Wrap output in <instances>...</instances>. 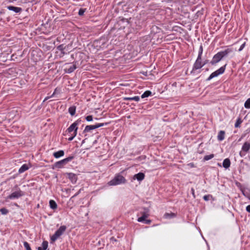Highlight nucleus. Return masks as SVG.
<instances>
[{"mask_svg": "<svg viewBox=\"0 0 250 250\" xmlns=\"http://www.w3.org/2000/svg\"><path fill=\"white\" fill-rule=\"evenodd\" d=\"M0 211L2 214L5 215L8 212V210L5 208H2L0 209Z\"/></svg>", "mask_w": 250, "mask_h": 250, "instance_id": "33", "label": "nucleus"}, {"mask_svg": "<svg viewBox=\"0 0 250 250\" xmlns=\"http://www.w3.org/2000/svg\"><path fill=\"white\" fill-rule=\"evenodd\" d=\"M226 66V64L224 66L221 67L219 69L212 73L210 75V76L208 78L207 80L210 81L213 78L216 77L219 75L222 74L225 70Z\"/></svg>", "mask_w": 250, "mask_h": 250, "instance_id": "8", "label": "nucleus"}, {"mask_svg": "<svg viewBox=\"0 0 250 250\" xmlns=\"http://www.w3.org/2000/svg\"><path fill=\"white\" fill-rule=\"evenodd\" d=\"M73 156H69L61 161L57 162L55 163L54 167L58 168H62L64 166L66 165L68 163L73 159Z\"/></svg>", "mask_w": 250, "mask_h": 250, "instance_id": "5", "label": "nucleus"}, {"mask_svg": "<svg viewBox=\"0 0 250 250\" xmlns=\"http://www.w3.org/2000/svg\"><path fill=\"white\" fill-rule=\"evenodd\" d=\"M81 121L77 120L74 122L67 129L66 132L70 134V135H73L76 136L77 134V130L78 129V125H79Z\"/></svg>", "mask_w": 250, "mask_h": 250, "instance_id": "4", "label": "nucleus"}, {"mask_svg": "<svg viewBox=\"0 0 250 250\" xmlns=\"http://www.w3.org/2000/svg\"><path fill=\"white\" fill-rule=\"evenodd\" d=\"M96 129L95 125H86L84 129V132H89L92 130Z\"/></svg>", "mask_w": 250, "mask_h": 250, "instance_id": "17", "label": "nucleus"}, {"mask_svg": "<svg viewBox=\"0 0 250 250\" xmlns=\"http://www.w3.org/2000/svg\"><path fill=\"white\" fill-rule=\"evenodd\" d=\"M230 165V162L229 159H225L223 162V167L225 168H228Z\"/></svg>", "mask_w": 250, "mask_h": 250, "instance_id": "18", "label": "nucleus"}, {"mask_svg": "<svg viewBox=\"0 0 250 250\" xmlns=\"http://www.w3.org/2000/svg\"><path fill=\"white\" fill-rule=\"evenodd\" d=\"M241 138H241L240 139H239V141H240L241 140Z\"/></svg>", "mask_w": 250, "mask_h": 250, "instance_id": "46", "label": "nucleus"}, {"mask_svg": "<svg viewBox=\"0 0 250 250\" xmlns=\"http://www.w3.org/2000/svg\"><path fill=\"white\" fill-rule=\"evenodd\" d=\"M23 246L26 250H31L29 244L27 242H24Z\"/></svg>", "mask_w": 250, "mask_h": 250, "instance_id": "31", "label": "nucleus"}, {"mask_svg": "<svg viewBox=\"0 0 250 250\" xmlns=\"http://www.w3.org/2000/svg\"><path fill=\"white\" fill-rule=\"evenodd\" d=\"M146 218L145 217V216H142L140 217H139L137 219V221L139 222H145V220Z\"/></svg>", "mask_w": 250, "mask_h": 250, "instance_id": "35", "label": "nucleus"}, {"mask_svg": "<svg viewBox=\"0 0 250 250\" xmlns=\"http://www.w3.org/2000/svg\"><path fill=\"white\" fill-rule=\"evenodd\" d=\"M24 194V193L23 191H21L20 189H18L17 190L12 192V193L7 197V199L10 200L18 199L20 197L23 196Z\"/></svg>", "mask_w": 250, "mask_h": 250, "instance_id": "7", "label": "nucleus"}, {"mask_svg": "<svg viewBox=\"0 0 250 250\" xmlns=\"http://www.w3.org/2000/svg\"><path fill=\"white\" fill-rule=\"evenodd\" d=\"M76 136H74L73 135H70V137L68 139V140L69 141H71L73 140V139L76 137Z\"/></svg>", "mask_w": 250, "mask_h": 250, "instance_id": "39", "label": "nucleus"}, {"mask_svg": "<svg viewBox=\"0 0 250 250\" xmlns=\"http://www.w3.org/2000/svg\"><path fill=\"white\" fill-rule=\"evenodd\" d=\"M203 62H206V64L207 62V61H205Z\"/></svg>", "mask_w": 250, "mask_h": 250, "instance_id": "47", "label": "nucleus"}, {"mask_svg": "<svg viewBox=\"0 0 250 250\" xmlns=\"http://www.w3.org/2000/svg\"><path fill=\"white\" fill-rule=\"evenodd\" d=\"M126 182V180L124 176L118 174L115 177L108 183L109 186H116Z\"/></svg>", "mask_w": 250, "mask_h": 250, "instance_id": "3", "label": "nucleus"}, {"mask_svg": "<svg viewBox=\"0 0 250 250\" xmlns=\"http://www.w3.org/2000/svg\"><path fill=\"white\" fill-rule=\"evenodd\" d=\"M241 123H242L241 120L240 118L238 119L235 124V125H234L235 127H239L240 125L241 124Z\"/></svg>", "mask_w": 250, "mask_h": 250, "instance_id": "32", "label": "nucleus"}, {"mask_svg": "<svg viewBox=\"0 0 250 250\" xmlns=\"http://www.w3.org/2000/svg\"><path fill=\"white\" fill-rule=\"evenodd\" d=\"M245 45H246V43L244 42L243 43L240 47L239 49H238V51L240 52L245 47Z\"/></svg>", "mask_w": 250, "mask_h": 250, "instance_id": "38", "label": "nucleus"}, {"mask_svg": "<svg viewBox=\"0 0 250 250\" xmlns=\"http://www.w3.org/2000/svg\"><path fill=\"white\" fill-rule=\"evenodd\" d=\"M68 47V46L64 45L63 44H61L57 47V49L61 51L62 54H64L66 53V51H68V50L67 49Z\"/></svg>", "mask_w": 250, "mask_h": 250, "instance_id": "13", "label": "nucleus"}, {"mask_svg": "<svg viewBox=\"0 0 250 250\" xmlns=\"http://www.w3.org/2000/svg\"><path fill=\"white\" fill-rule=\"evenodd\" d=\"M203 46H202V45H201V46H200V48H199V50L198 55L197 58H201V57H202V54H203Z\"/></svg>", "mask_w": 250, "mask_h": 250, "instance_id": "29", "label": "nucleus"}, {"mask_svg": "<svg viewBox=\"0 0 250 250\" xmlns=\"http://www.w3.org/2000/svg\"><path fill=\"white\" fill-rule=\"evenodd\" d=\"M66 227L65 226H61L55 232V233L51 236V243L56 241L62 234L65 231Z\"/></svg>", "mask_w": 250, "mask_h": 250, "instance_id": "2", "label": "nucleus"}, {"mask_svg": "<svg viewBox=\"0 0 250 250\" xmlns=\"http://www.w3.org/2000/svg\"><path fill=\"white\" fill-rule=\"evenodd\" d=\"M175 216V214L173 213H166L164 215V217L166 219H170Z\"/></svg>", "mask_w": 250, "mask_h": 250, "instance_id": "24", "label": "nucleus"}, {"mask_svg": "<svg viewBox=\"0 0 250 250\" xmlns=\"http://www.w3.org/2000/svg\"><path fill=\"white\" fill-rule=\"evenodd\" d=\"M85 11V9H80L79 11V15L80 16H82L83 15Z\"/></svg>", "mask_w": 250, "mask_h": 250, "instance_id": "37", "label": "nucleus"}, {"mask_svg": "<svg viewBox=\"0 0 250 250\" xmlns=\"http://www.w3.org/2000/svg\"><path fill=\"white\" fill-rule=\"evenodd\" d=\"M244 106L246 108H250V98L248 99L245 103Z\"/></svg>", "mask_w": 250, "mask_h": 250, "instance_id": "27", "label": "nucleus"}, {"mask_svg": "<svg viewBox=\"0 0 250 250\" xmlns=\"http://www.w3.org/2000/svg\"><path fill=\"white\" fill-rule=\"evenodd\" d=\"M64 155V152L62 150H59L57 152H55L53 153V156L57 159H58L61 157H62Z\"/></svg>", "mask_w": 250, "mask_h": 250, "instance_id": "14", "label": "nucleus"}, {"mask_svg": "<svg viewBox=\"0 0 250 250\" xmlns=\"http://www.w3.org/2000/svg\"><path fill=\"white\" fill-rule=\"evenodd\" d=\"M124 100L126 101H135L138 102L140 100V97L139 96H134L132 97H125Z\"/></svg>", "mask_w": 250, "mask_h": 250, "instance_id": "21", "label": "nucleus"}, {"mask_svg": "<svg viewBox=\"0 0 250 250\" xmlns=\"http://www.w3.org/2000/svg\"><path fill=\"white\" fill-rule=\"evenodd\" d=\"M191 192H192V194L193 196L195 197L194 189L193 188H191Z\"/></svg>", "mask_w": 250, "mask_h": 250, "instance_id": "43", "label": "nucleus"}, {"mask_svg": "<svg viewBox=\"0 0 250 250\" xmlns=\"http://www.w3.org/2000/svg\"><path fill=\"white\" fill-rule=\"evenodd\" d=\"M250 149V143L245 142L242 147L241 151L240 152V155L242 157L245 155L246 153L248 152Z\"/></svg>", "mask_w": 250, "mask_h": 250, "instance_id": "9", "label": "nucleus"}, {"mask_svg": "<svg viewBox=\"0 0 250 250\" xmlns=\"http://www.w3.org/2000/svg\"><path fill=\"white\" fill-rule=\"evenodd\" d=\"M49 206L50 208L53 209H55L57 208V205L56 203L54 200H51L49 201Z\"/></svg>", "mask_w": 250, "mask_h": 250, "instance_id": "22", "label": "nucleus"}, {"mask_svg": "<svg viewBox=\"0 0 250 250\" xmlns=\"http://www.w3.org/2000/svg\"><path fill=\"white\" fill-rule=\"evenodd\" d=\"M68 112L71 116H74L76 112V107L75 106H70L68 109Z\"/></svg>", "mask_w": 250, "mask_h": 250, "instance_id": "23", "label": "nucleus"}, {"mask_svg": "<svg viewBox=\"0 0 250 250\" xmlns=\"http://www.w3.org/2000/svg\"><path fill=\"white\" fill-rule=\"evenodd\" d=\"M108 124V123H97L96 125H95L96 128H98L100 127L103 126L104 125H106Z\"/></svg>", "mask_w": 250, "mask_h": 250, "instance_id": "28", "label": "nucleus"}, {"mask_svg": "<svg viewBox=\"0 0 250 250\" xmlns=\"http://www.w3.org/2000/svg\"><path fill=\"white\" fill-rule=\"evenodd\" d=\"M85 119L88 122H91L93 120V117L92 115H88L85 117Z\"/></svg>", "mask_w": 250, "mask_h": 250, "instance_id": "36", "label": "nucleus"}, {"mask_svg": "<svg viewBox=\"0 0 250 250\" xmlns=\"http://www.w3.org/2000/svg\"><path fill=\"white\" fill-rule=\"evenodd\" d=\"M80 190H79V191L78 193H77L76 194H75V195H74V196H76L77 195H78L79 194V193L80 192Z\"/></svg>", "mask_w": 250, "mask_h": 250, "instance_id": "45", "label": "nucleus"}, {"mask_svg": "<svg viewBox=\"0 0 250 250\" xmlns=\"http://www.w3.org/2000/svg\"><path fill=\"white\" fill-rule=\"evenodd\" d=\"M50 98H51V97H46V98L44 99V100L43 102H45V101L47 100H48V99H49Z\"/></svg>", "mask_w": 250, "mask_h": 250, "instance_id": "44", "label": "nucleus"}, {"mask_svg": "<svg viewBox=\"0 0 250 250\" xmlns=\"http://www.w3.org/2000/svg\"><path fill=\"white\" fill-rule=\"evenodd\" d=\"M151 95V92L150 91H145L141 96L142 98H145L148 97L150 95Z\"/></svg>", "mask_w": 250, "mask_h": 250, "instance_id": "26", "label": "nucleus"}, {"mask_svg": "<svg viewBox=\"0 0 250 250\" xmlns=\"http://www.w3.org/2000/svg\"><path fill=\"white\" fill-rule=\"evenodd\" d=\"M225 132L224 131H220L217 135L218 140L220 141H223L225 139Z\"/></svg>", "mask_w": 250, "mask_h": 250, "instance_id": "16", "label": "nucleus"}, {"mask_svg": "<svg viewBox=\"0 0 250 250\" xmlns=\"http://www.w3.org/2000/svg\"><path fill=\"white\" fill-rule=\"evenodd\" d=\"M211 198H212V196L209 194L206 195L204 196V197H203L204 200L205 201H207L209 200Z\"/></svg>", "mask_w": 250, "mask_h": 250, "instance_id": "34", "label": "nucleus"}, {"mask_svg": "<svg viewBox=\"0 0 250 250\" xmlns=\"http://www.w3.org/2000/svg\"><path fill=\"white\" fill-rule=\"evenodd\" d=\"M150 222H151L150 220H145V221L144 223L146 224H149L150 223Z\"/></svg>", "mask_w": 250, "mask_h": 250, "instance_id": "42", "label": "nucleus"}, {"mask_svg": "<svg viewBox=\"0 0 250 250\" xmlns=\"http://www.w3.org/2000/svg\"><path fill=\"white\" fill-rule=\"evenodd\" d=\"M77 68L76 65L74 63L71 64L68 68H66L65 72L67 73L73 72Z\"/></svg>", "mask_w": 250, "mask_h": 250, "instance_id": "12", "label": "nucleus"}, {"mask_svg": "<svg viewBox=\"0 0 250 250\" xmlns=\"http://www.w3.org/2000/svg\"><path fill=\"white\" fill-rule=\"evenodd\" d=\"M206 64V62H202V58H197L195 63L193 64L192 70L191 71V73H195L196 71L200 69Z\"/></svg>", "mask_w": 250, "mask_h": 250, "instance_id": "6", "label": "nucleus"}, {"mask_svg": "<svg viewBox=\"0 0 250 250\" xmlns=\"http://www.w3.org/2000/svg\"><path fill=\"white\" fill-rule=\"evenodd\" d=\"M231 52V49H227L224 51H220L216 54L213 57L210 62L212 65H215L219 62L224 57L227 56L229 53Z\"/></svg>", "mask_w": 250, "mask_h": 250, "instance_id": "1", "label": "nucleus"}, {"mask_svg": "<svg viewBox=\"0 0 250 250\" xmlns=\"http://www.w3.org/2000/svg\"><path fill=\"white\" fill-rule=\"evenodd\" d=\"M246 210L250 213V205H248L246 207Z\"/></svg>", "mask_w": 250, "mask_h": 250, "instance_id": "41", "label": "nucleus"}, {"mask_svg": "<svg viewBox=\"0 0 250 250\" xmlns=\"http://www.w3.org/2000/svg\"><path fill=\"white\" fill-rule=\"evenodd\" d=\"M148 212V209L145 208L143 211L140 212V213L142 214V216H145L146 218H147L149 216Z\"/></svg>", "mask_w": 250, "mask_h": 250, "instance_id": "25", "label": "nucleus"}, {"mask_svg": "<svg viewBox=\"0 0 250 250\" xmlns=\"http://www.w3.org/2000/svg\"><path fill=\"white\" fill-rule=\"evenodd\" d=\"M58 93V90L57 88H56L53 92V93L51 95L50 97H53L55 94H57Z\"/></svg>", "mask_w": 250, "mask_h": 250, "instance_id": "40", "label": "nucleus"}, {"mask_svg": "<svg viewBox=\"0 0 250 250\" xmlns=\"http://www.w3.org/2000/svg\"><path fill=\"white\" fill-rule=\"evenodd\" d=\"M145 178V174L142 172H139L135 174L133 177L134 180L137 179L138 181H141Z\"/></svg>", "mask_w": 250, "mask_h": 250, "instance_id": "10", "label": "nucleus"}, {"mask_svg": "<svg viewBox=\"0 0 250 250\" xmlns=\"http://www.w3.org/2000/svg\"><path fill=\"white\" fill-rule=\"evenodd\" d=\"M7 9L10 11H13L16 13H20L22 9L20 7H15L13 6H7Z\"/></svg>", "mask_w": 250, "mask_h": 250, "instance_id": "15", "label": "nucleus"}, {"mask_svg": "<svg viewBox=\"0 0 250 250\" xmlns=\"http://www.w3.org/2000/svg\"><path fill=\"white\" fill-rule=\"evenodd\" d=\"M29 169V167L27 164L23 165L19 169V172L21 173Z\"/></svg>", "mask_w": 250, "mask_h": 250, "instance_id": "20", "label": "nucleus"}, {"mask_svg": "<svg viewBox=\"0 0 250 250\" xmlns=\"http://www.w3.org/2000/svg\"><path fill=\"white\" fill-rule=\"evenodd\" d=\"M213 157H214V155L213 154H210V155H206L204 157V159L205 161H208V160H209L211 159Z\"/></svg>", "mask_w": 250, "mask_h": 250, "instance_id": "30", "label": "nucleus"}, {"mask_svg": "<svg viewBox=\"0 0 250 250\" xmlns=\"http://www.w3.org/2000/svg\"><path fill=\"white\" fill-rule=\"evenodd\" d=\"M48 247V242L46 241H43L42 247H39L38 250H46Z\"/></svg>", "mask_w": 250, "mask_h": 250, "instance_id": "19", "label": "nucleus"}, {"mask_svg": "<svg viewBox=\"0 0 250 250\" xmlns=\"http://www.w3.org/2000/svg\"><path fill=\"white\" fill-rule=\"evenodd\" d=\"M68 177L73 184L76 183L77 181V175L74 173H70L68 174Z\"/></svg>", "mask_w": 250, "mask_h": 250, "instance_id": "11", "label": "nucleus"}]
</instances>
